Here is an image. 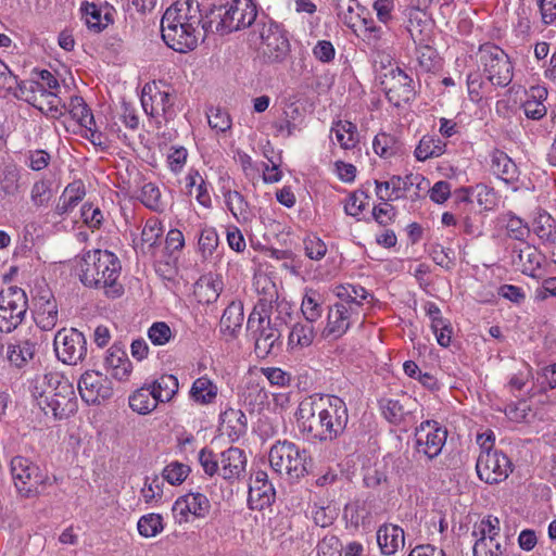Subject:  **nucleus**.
I'll list each match as a JSON object with an SVG mask.
<instances>
[{"instance_id":"nucleus-1","label":"nucleus","mask_w":556,"mask_h":556,"mask_svg":"<svg viewBox=\"0 0 556 556\" xmlns=\"http://www.w3.org/2000/svg\"><path fill=\"white\" fill-rule=\"evenodd\" d=\"M295 417L302 432L324 443L332 442L344 433L349 410L339 396L314 394L300 402Z\"/></svg>"},{"instance_id":"nucleus-2","label":"nucleus","mask_w":556,"mask_h":556,"mask_svg":"<svg viewBox=\"0 0 556 556\" xmlns=\"http://www.w3.org/2000/svg\"><path fill=\"white\" fill-rule=\"evenodd\" d=\"M213 24L207 13L203 15L197 0L177 1L162 16V38L173 50L187 52L197 47L200 38L214 33Z\"/></svg>"},{"instance_id":"nucleus-3","label":"nucleus","mask_w":556,"mask_h":556,"mask_svg":"<svg viewBox=\"0 0 556 556\" xmlns=\"http://www.w3.org/2000/svg\"><path fill=\"white\" fill-rule=\"evenodd\" d=\"M31 394L37 406L51 414L54 420H63L77 412V399L73 384L59 372L36 378Z\"/></svg>"},{"instance_id":"nucleus-4","label":"nucleus","mask_w":556,"mask_h":556,"mask_svg":"<svg viewBox=\"0 0 556 556\" xmlns=\"http://www.w3.org/2000/svg\"><path fill=\"white\" fill-rule=\"evenodd\" d=\"M121 262L109 251L92 250L84 254L79 278L88 288L105 289L106 294L117 298L123 287L116 281L121 275Z\"/></svg>"},{"instance_id":"nucleus-5","label":"nucleus","mask_w":556,"mask_h":556,"mask_svg":"<svg viewBox=\"0 0 556 556\" xmlns=\"http://www.w3.org/2000/svg\"><path fill=\"white\" fill-rule=\"evenodd\" d=\"M275 294H270L269 299H260L248 317L247 329L254 341V352L258 358L276 355L282 344L279 325L269 316Z\"/></svg>"},{"instance_id":"nucleus-6","label":"nucleus","mask_w":556,"mask_h":556,"mask_svg":"<svg viewBox=\"0 0 556 556\" xmlns=\"http://www.w3.org/2000/svg\"><path fill=\"white\" fill-rule=\"evenodd\" d=\"M214 21L213 29L222 35L241 30L251 27L257 28L258 16L257 7L253 0H232L228 8L211 9L207 12V18Z\"/></svg>"},{"instance_id":"nucleus-7","label":"nucleus","mask_w":556,"mask_h":556,"mask_svg":"<svg viewBox=\"0 0 556 556\" xmlns=\"http://www.w3.org/2000/svg\"><path fill=\"white\" fill-rule=\"evenodd\" d=\"M268 460L276 473L285 476L291 482L299 481L308 473L307 452L293 442H276L269 450Z\"/></svg>"},{"instance_id":"nucleus-8","label":"nucleus","mask_w":556,"mask_h":556,"mask_svg":"<svg viewBox=\"0 0 556 556\" xmlns=\"http://www.w3.org/2000/svg\"><path fill=\"white\" fill-rule=\"evenodd\" d=\"M10 470L15 488L22 496H37L46 490L47 485L52 484L48 475L26 457H13L10 463Z\"/></svg>"},{"instance_id":"nucleus-9","label":"nucleus","mask_w":556,"mask_h":556,"mask_svg":"<svg viewBox=\"0 0 556 556\" xmlns=\"http://www.w3.org/2000/svg\"><path fill=\"white\" fill-rule=\"evenodd\" d=\"M250 35L252 41H261L260 49L268 62L277 63L287 58L290 51L288 39L279 27L274 22L268 21L265 15L261 16V21L257 22V28L251 30Z\"/></svg>"},{"instance_id":"nucleus-10","label":"nucleus","mask_w":556,"mask_h":556,"mask_svg":"<svg viewBox=\"0 0 556 556\" xmlns=\"http://www.w3.org/2000/svg\"><path fill=\"white\" fill-rule=\"evenodd\" d=\"M479 62L492 85L505 87L511 81V63L508 55L500 47L492 43L482 45L479 49Z\"/></svg>"},{"instance_id":"nucleus-11","label":"nucleus","mask_w":556,"mask_h":556,"mask_svg":"<svg viewBox=\"0 0 556 556\" xmlns=\"http://www.w3.org/2000/svg\"><path fill=\"white\" fill-rule=\"evenodd\" d=\"M28 308L26 293L18 287H9L0 293V331L11 332L22 324Z\"/></svg>"},{"instance_id":"nucleus-12","label":"nucleus","mask_w":556,"mask_h":556,"mask_svg":"<svg viewBox=\"0 0 556 556\" xmlns=\"http://www.w3.org/2000/svg\"><path fill=\"white\" fill-rule=\"evenodd\" d=\"M53 348L58 359L66 365H77L87 355V340L75 328L60 329L54 336Z\"/></svg>"},{"instance_id":"nucleus-13","label":"nucleus","mask_w":556,"mask_h":556,"mask_svg":"<svg viewBox=\"0 0 556 556\" xmlns=\"http://www.w3.org/2000/svg\"><path fill=\"white\" fill-rule=\"evenodd\" d=\"M446 438V429L438 421L425 420L415 429L416 452L432 460L441 454Z\"/></svg>"},{"instance_id":"nucleus-14","label":"nucleus","mask_w":556,"mask_h":556,"mask_svg":"<svg viewBox=\"0 0 556 556\" xmlns=\"http://www.w3.org/2000/svg\"><path fill=\"white\" fill-rule=\"evenodd\" d=\"M511 466V462L503 452L488 448L481 451L476 470L482 481L493 484L504 481L513 471Z\"/></svg>"},{"instance_id":"nucleus-15","label":"nucleus","mask_w":556,"mask_h":556,"mask_svg":"<svg viewBox=\"0 0 556 556\" xmlns=\"http://www.w3.org/2000/svg\"><path fill=\"white\" fill-rule=\"evenodd\" d=\"M175 96L165 90H161L155 81L146 84L141 92V105L147 115L152 117L164 116L165 119L173 118L175 115L174 106Z\"/></svg>"},{"instance_id":"nucleus-16","label":"nucleus","mask_w":556,"mask_h":556,"mask_svg":"<svg viewBox=\"0 0 556 556\" xmlns=\"http://www.w3.org/2000/svg\"><path fill=\"white\" fill-rule=\"evenodd\" d=\"M381 86L388 100L395 106L409 102L415 96L412 77L400 67L386 73Z\"/></svg>"},{"instance_id":"nucleus-17","label":"nucleus","mask_w":556,"mask_h":556,"mask_svg":"<svg viewBox=\"0 0 556 556\" xmlns=\"http://www.w3.org/2000/svg\"><path fill=\"white\" fill-rule=\"evenodd\" d=\"M78 391L87 404H100L113 395L111 380L94 370H88L80 376Z\"/></svg>"},{"instance_id":"nucleus-18","label":"nucleus","mask_w":556,"mask_h":556,"mask_svg":"<svg viewBox=\"0 0 556 556\" xmlns=\"http://www.w3.org/2000/svg\"><path fill=\"white\" fill-rule=\"evenodd\" d=\"M418 406L415 399L406 395L400 400L382 399L379 401L382 416L393 425L415 422Z\"/></svg>"},{"instance_id":"nucleus-19","label":"nucleus","mask_w":556,"mask_h":556,"mask_svg":"<svg viewBox=\"0 0 556 556\" xmlns=\"http://www.w3.org/2000/svg\"><path fill=\"white\" fill-rule=\"evenodd\" d=\"M211 509L208 498L199 492L188 493L179 496L173 505V515L178 523L187 522L189 515L197 518H204Z\"/></svg>"},{"instance_id":"nucleus-20","label":"nucleus","mask_w":556,"mask_h":556,"mask_svg":"<svg viewBox=\"0 0 556 556\" xmlns=\"http://www.w3.org/2000/svg\"><path fill=\"white\" fill-rule=\"evenodd\" d=\"M34 320L43 331L52 330L59 319L58 302L50 290H42L34 299Z\"/></svg>"},{"instance_id":"nucleus-21","label":"nucleus","mask_w":556,"mask_h":556,"mask_svg":"<svg viewBox=\"0 0 556 556\" xmlns=\"http://www.w3.org/2000/svg\"><path fill=\"white\" fill-rule=\"evenodd\" d=\"M359 312L348 307L346 303H336L328 313V323L324 334L326 338L338 339L350 328L353 320L358 319Z\"/></svg>"},{"instance_id":"nucleus-22","label":"nucleus","mask_w":556,"mask_h":556,"mask_svg":"<svg viewBox=\"0 0 556 556\" xmlns=\"http://www.w3.org/2000/svg\"><path fill=\"white\" fill-rule=\"evenodd\" d=\"M219 475L227 481L239 480L247 468L245 452L239 447H229L219 453Z\"/></svg>"},{"instance_id":"nucleus-23","label":"nucleus","mask_w":556,"mask_h":556,"mask_svg":"<svg viewBox=\"0 0 556 556\" xmlns=\"http://www.w3.org/2000/svg\"><path fill=\"white\" fill-rule=\"evenodd\" d=\"M29 86L31 90V98H27L29 103L52 117L63 115L66 108L64 104L61 105V100L53 91L47 90L42 84L37 81L30 83Z\"/></svg>"},{"instance_id":"nucleus-24","label":"nucleus","mask_w":556,"mask_h":556,"mask_svg":"<svg viewBox=\"0 0 556 556\" xmlns=\"http://www.w3.org/2000/svg\"><path fill=\"white\" fill-rule=\"evenodd\" d=\"M105 367L111 376L118 381H128L132 372V364L122 343H114L106 353Z\"/></svg>"},{"instance_id":"nucleus-25","label":"nucleus","mask_w":556,"mask_h":556,"mask_svg":"<svg viewBox=\"0 0 556 556\" xmlns=\"http://www.w3.org/2000/svg\"><path fill=\"white\" fill-rule=\"evenodd\" d=\"M275 489L268 481L267 472L257 470L249 484V504L251 508H263L274 498Z\"/></svg>"},{"instance_id":"nucleus-26","label":"nucleus","mask_w":556,"mask_h":556,"mask_svg":"<svg viewBox=\"0 0 556 556\" xmlns=\"http://www.w3.org/2000/svg\"><path fill=\"white\" fill-rule=\"evenodd\" d=\"M244 320L243 304L232 301L224 311L219 320V332L226 341L238 338Z\"/></svg>"},{"instance_id":"nucleus-27","label":"nucleus","mask_w":556,"mask_h":556,"mask_svg":"<svg viewBox=\"0 0 556 556\" xmlns=\"http://www.w3.org/2000/svg\"><path fill=\"white\" fill-rule=\"evenodd\" d=\"M513 264L525 275L535 277V270L541 267L543 255L533 245L522 243L514 247L511 252Z\"/></svg>"},{"instance_id":"nucleus-28","label":"nucleus","mask_w":556,"mask_h":556,"mask_svg":"<svg viewBox=\"0 0 556 556\" xmlns=\"http://www.w3.org/2000/svg\"><path fill=\"white\" fill-rule=\"evenodd\" d=\"M492 173L507 185L513 186V190L517 191L519 187L520 172L516 163L503 151L496 150L491 159Z\"/></svg>"},{"instance_id":"nucleus-29","label":"nucleus","mask_w":556,"mask_h":556,"mask_svg":"<svg viewBox=\"0 0 556 556\" xmlns=\"http://www.w3.org/2000/svg\"><path fill=\"white\" fill-rule=\"evenodd\" d=\"M358 7L355 0H339L337 3V15L338 17L349 27L354 29L358 21H361L359 14L355 11L354 7ZM365 26V30L372 36L374 39H380L382 35L381 27L375 26L372 22H368L366 18L362 20Z\"/></svg>"},{"instance_id":"nucleus-30","label":"nucleus","mask_w":556,"mask_h":556,"mask_svg":"<svg viewBox=\"0 0 556 556\" xmlns=\"http://www.w3.org/2000/svg\"><path fill=\"white\" fill-rule=\"evenodd\" d=\"M377 543L383 555H393L404 546V530L393 523H384L377 530Z\"/></svg>"},{"instance_id":"nucleus-31","label":"nucleus","mask_w":556,"mask_h":556,"mask_svg":"<svg viewBox=\"0 0 556 556\" xmlns=\"http://www.w3.org/2000/svg\"><path fill=\"white\" fill-rule=\"evenodd\" d=\"M85 194L86 190L81 181L68 184L59 198L54 214L58 216L67 215L84 199Z\"/></svg>"},{"instance_id":"nucleus-32","label":"nucleus","mask_w":556,"mask_h":556,"mask_svg":"<svg viewBox=\"0 0 556 556\" xmlns=\"http://www.w3.org/2000/svg\"><path fill=\"white\" fill-rule=\"evenodd\" d=\"M222 427L231 441L239 440L247 432V416L241 409L227 408L222 415Z\"/></svg>"},{"instance_id":"nucleus-33","label":"nucleus","mask_w":556,"mask_h":556,"mask_svg":"<svg viewBox=\"0 0 556 556\" xmlns=\"http://www.w3.org/2000/svg\"><path fill=\"white\" fill-rule=\"evenodd\" d=\"M148 384L159 404L170 402L179 389L178 379L174 375H162Z\"/></svg>"},{"instance_id":"nucleus-34","label":"nucleus","mask_w":556,"mask_h":556,"mask_svg":"<svg viewBox=\"0 0 556 556\" xmlns=\"http://www.w3.org/2000/svg\"><path fill=\"white\" fill-rule=\"evenodd\" d=\"M532 231L545 248L556 245V220L548 213H539L533 219Z\"/></svg>"},{"instance_id":"nucleus-35","label":"nucleus","mask_w":556,"mask_h":556,"mask_svg":"<svg viewBox=\"0 0 556 556\" xmlns=\"http://www.w3.org/2000/svg\"><path fill=\"white\" fill-rule=\"evenodd\" d=\"M128 404L134 412L140 415H148L152 413L159 405L151 392L148 381L129 395Z\"/></svg>"},{"instance_id":"nucleus-36","label":"nucleus","mask_w":556,"mask_h":556,"mask_svg":"<svg viewBox=\"0 0 556 556\" xmlns=\"http://www.w3.org/2000/svg\"><path fill=\"white\" fill-rule=\"evenodd\" d=\"M218 393L217 386L207 377L195 379L189 391L190 397L198 404H212Z\"/></svg>"},{"instance_id":"nucleus-37","label":"nucleus","mask_w":556,"mask_h":556,"mask_svg":"<svg viewBox=\"0 0 556 556\" xmlns=\"http://www.w3.org/2000/svg\"><path fill=\"white\" fill-rule=\"evenodd\" d=\"M336 294L340 303H346L348 307L359 312L363 302L370 295L369 292L359 285H341L336 288Z\"/></svg>"},{"instance_id":"nucleus-38","label":"nucleus","mask_w":556,"mask_h":556,"mask_svg":"<svg viewBox=\"0 0 556 556\" xmlns=\"http://www.w3.org/2000/svg\"><path fill=\"white\" fill-rule=\"evenodd\" d=\"M315 338V329L313 323L298 321L293 325L289 338L288 345L290 349H304L309 346Z\"/></svg>"},{"instance_id":"nucleus-39","label":"nucleus","mask_w":556,"mask_h":556,"mask_svg":"<svg viewBox=\"0 0 556 556\" xmlns=\"http://www.w3.org/2000/svg\"><path fill=\"white\" fill-rule=\"evenodd\" d=\"M81 11L84 12L86 25L94 33H101L113 22L111 13L105 12L102 14V10L94 3H85L81 7Z\"/></svg>"},{"instance_id":"nucleus-40","label":"nucleus","mask_w":556,"mask_h":556,"mask_svg":"<svg viewBox=\"0 0 556 556\" xmlns=\"http://www.w3.org/2000/svg\"><path fill=\"white\" fill-rule=\"evenodd\" d=\"M464 195L462 197L463 201H470V194L475 195L477 202L484 210H492L497 202V197L493 188L488 187L483 184H478L477 186L470 189H462Z\"/></svg>"},{"instance_id":"nucleus-41","label":"nucleus","mask_w":556,"mask_h":556,"mask_svg":"<svg viewBox=\"0 0 556 556\" xmlns=\"http://www.w3.org/2000/svg\"><path fill=\"white\" fill-rule=\"evenodd\" d=\"M36 352V343L24 340L17 344H11L8 348V359L16 367L24 366L28 361L33 359Z\"/></svg>"},{"instance_id":"nucleus-42","label":"nucleus","mask_w":556,"mask_h":556,"mask_svg":"<svg viewBox=\"0 0 556 556\" xmlns=\"http://www.w3.org/2000/svg\"><path fill=\"white\" fill-rule=\"evenodd\" d=\"M445 143L431 136H424L415 150V156L418 161H426L431 157H438L444 153Z\"/></svg>"},{"instance_id":"nucleus-43","label":"nucleus","mask_w":556,"mask_h":556,"mask_svg":"<svg viewBox=\"0 0 556 556\" xmlns=\"http://www.w3.org/2000/svg\"><path fill=\"white\" fill-rule=\"evenodd\" d=\"M331 134H334L336 140L343 149H352L357 142V128L349 121H339L331 128Z\"/></svg>"},{"instance_id":"nucleus-44","label":"nucleus","mask_w":556,"mask_h":556,"mask_svg":"<svg viewBox=\"0 0 556 556\" xmlns=\"http://www.w3.org/2000/svg\"><path fill=\"white\" fill-rule=\"evenodd\" d=\"M224 199L226 206L237 220H247L249 215V204L244 197L236 190H225Z\"/></svg>"},{"instance_id":"nucleus-45","label":"nucleus","mask_w":556,"mask_h":556,"mask_svg":"<svg viewBox=\"0 0 556 556\" xmlns=\"http://www.w3.org/2000/svg\"><path fill=\"white\" fill-rule=\"evenodd\" d=\"M70 113L73 118L88 130H90V126L94 125L93 114L81 97L71 98Z\"/></svg>"},{"instance_id":"nucleus-46","label":"nucleus","mask_w":556,"mask_h":556,"mask_svg":"<svg viewBox=\"0 0 556 556\" xmlns=\"http://www.w3.org/2000/svg\"><path fill=\"white\" fill-rule=\"evenodd\" d=\"M138 532L144 538H153L164 529L163 518L160 514H148L142 516L137 523Z\"/></svg>"},{"instance_id":"nucleus-47","label":"nucleus","mask_w":556,"mask_h":556,"mask_svg":"<svg viewBox=\"0 0 556 556\" xmlns=\"http://www.w3.org/2000/svg\"><path fill=\"white\" fill-rule=\"evenodd\" d=\"M139 200L146 207L152 211L162 212L164 210L161 191L159 187L152 182L142 186Z\"/></svg>"},{"instance_id":"nucleus-48","label":"nucleus","mask_w":556,"mask_h":556,"mask_svg":"<svg viewBox=\"0 0 556 556\" xmlns=\"http://www.w3.org/2000/svg\"><path fill=\"white\" fill-rule=\"evenodd\" d=\"M0 189L7 195H15L20 189V172L15 165H7L0 173Z\"/></svg>"},{"instance_id":"nucleus-49","label":"nucleus","mask_w":556,"mask_h":556,"mask_svg":"<svg viewBox=\"0 0 556 556\" xmlns=\"http://www.w3.org/2000/svg\"><path fill=\"white\" fill-rule=\"evenodd\" d=\"M472 552L473 556H503V546L495 538H478Z\"/></svg>"},{"instance_id":"nucleus-50","label":"nucleus","mask_w":556,"mask_h":556,"mask_svg":"<svg viewBox=\"0 0 556 556\" xmlns=\"http://www.w3.org/2000/svg\"><path fill=\"white\" fill-rule=\"evenodd\" d=\"M52 198L51 181L41 179L36 181L30 191V200L36 207L48 205Z\"/></svg>"},{"instance_id":"nucleus-51","label":"nucleus","mask_w":556,"mask_h":556,"mask_svg":"<svg viewBox=\"0 0 556 556\" xmlns=\"http://www.w3.org/2000/svg\"><path fill=\"white\" fill-rule=\"evenodd\" d=\"M305 255L314 261H320L327 253L326 243L316 235H307L303 239Z\"/></svg>"},{"instance_id":"nucleus-52","label":"nucleus","mask_w":556,"mask_h":556,"mask_svg":"<svg viewBox=\"0 0 556 556\" xmlns=\"http://www.w3.org/2000/svg\"><path fill=\"white\" fill-rule=\"evenodd\" d=\"M189 471V466L178 462H173L163 469L162 476L169 484L178 485L185 481Z\"/></svg>"},{"instance_id":"nucleus-53","label":"nucleus","mask_w":556,"mask_h":556,"mask_svg":"<svg viewBox=\"0 0 556 556\" xmlns=\"http://www.w3.org/2000/svg\"><path fill=\"white\" fill-rule=\"evenodd\" d=\"M199 463L205 475L213 477L219 475V454L214 453L212 450L204 447L199 452Z\"/></svg>"},{"instance_id":"nucleus-54","label":"nucleus","mask_w":556,"mask_h":556,"mask_svg":"<svg viewBox=\"0 0 556 556\" xmlns=\"http://www.w3.org/2000/svg\"><path fill=\"white\" fill-rule=\"evenodd\" d=\"M472 535L477 539L489 536L497 539L500 535V519L489 515L476 525Z\"/></svg>"},{"instance_id":"nucleus-55","label":"nucleus","mask_w":556,"mask_h":556,"mask_svg":"<svg viewBox=\"0 0 556 556\" xmlns=\"http://www.w3.org/2000/svg\"><path fill=\"white\" fill-rule=\"evenodd\" d=\"M207 121L211 128L222 132L228 130L231 127V118L229 114L219 108H211L208 110Z\"/></svg>"},{"instance_id":"nucleus-56","label":"nucleus","mask_w":556,"mask_h":556,"mask_svg":"<svg viewBox=\"0 0 556 556\" xmlns=\"http://www.w3.org/2000/svg\"><path fill=\"white\" fill-rule=\"evenodd\" d=\"M343 545L336 535H326L317 545L318 556H342Z\"/></svg>"},{"instance_id":"nucleus-57","label":"nucleus","mask_w":556,"mask_h":556,"mask_svg":"<svg viewBox=\"0 0 556 556\" xmlns=\"http://www.w3.org/2000/svg\"><path fill=\"white\" fill-rule=\"evenodd\" d=\"M148 337L155 345L167 343L172 337V330L167 324L163 321L154 323L148 330Z\"/></svg>"},{"instance_id":"nucleus-58","label":"nucleus","mask_w":556,"mask_h":556,"mask_svg":"<svg viewBox=\"0 0 556 556\" xmlns=\"http://www.w3.org/2000/svg\"><path fill=\"white\" fill-rule=\"evenodd\" d=\"M163 494V481L154 476L153 478H147L143 488L141 489V495L146 503L160 498Z\"/></svg>"},{"instance_id":"nucleus-59","label":"nucleus","mask_w":556,"mask_h":556,"mask_svg":"<svg viewBox=\"0 0 556 556\" xmlns=\"http://www.w3.org/2000/svg\"><path fill=\"white\" fill-rule=\"evenodd\" d=\"M393 144L394 138L384 132L378 134L372 141V148L376 154L386 159L394 154Z\"/></svg>"},{"instance_id":"nucleus-60","label":"nucleus","mask_w":556,"mask_h":556,"mask_svg":"<svg viewBox=\"0 0 556 556\" xmlns=\"http://www.w3.org/2000/svg\"><path fill=\"white\" fill-rule=\"evenodd\" d=\"M301 312L306 321L315 323L321 316V307L314 295L306 294L301 304Z\"/></svg>"},{"instance_id":"nucleus-61","label":"nucleus","mask_w":556,"mask_h":556,"mask_svg":"<svg viewBox=\"0 0 556 556\" xmlns=\"http://www.w3.org/2000/svg\"><path fill=\"white\" fill-rule=\"evenodd\" d=\"M430 256L433 260V262L445 268L451 269L454 265V252L451 249H445L442 245H433L430 250Z\"/></svg>"},{"instance_id":"nucleus-62","label":"nucleus","mask_w":556,"mask_h":556,"mask_svg":"<svg viewBox=\"0 0 556 556\" xmlns=\"http://www.w3.org/2000/svg\"><path fill=\"white\" fill-rule=\"evenodd\" d=\"M218 245V235L214 228H205L199 237V248L203 254H212Z\"/></svg>"},{"instance_id":"nucleus-63","label":"nucleus","mask_w":556,"mask_h":556,"mask_svg":"<svg viewBox=\"0 0 556 556\" xmlns=\"http://www.w3.org/2000/svg\"><path fill=\"white\" fill-rule=\"evenodd\" d=\"M81 217L89 228H99L103 220V214L99 207H93L91 203H85L81 206Z\"/></svg>"},{"instance_id":"nucleus-64","label":"nucleus","mask_w":556,"mask_h":556,"mask_svg":"<svg viewBox=\"0 0 556 556\" xmlns=\"http://www.w3.org/2000/svg\"><path fill=\"white\" fill-rule=\"evenodd\" d=\"M506 229L511 238L520 241H522L530 232L529 227L517 216H510L508 218Z\"/></svg>"}]
</instances>
